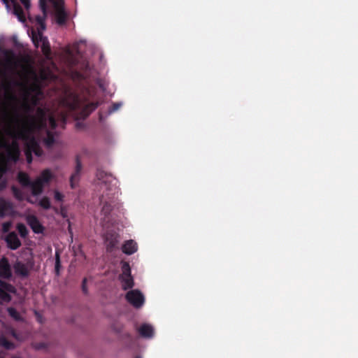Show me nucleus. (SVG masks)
<instances>
[{
	"label": "nucleus",
	"mask_w": 358,
	"mask_h": 358,
	"mask_svg": "<svg viewBox=\"0 0 358 358\" xmlns=\"http://www.w3.org/2000/svg\"><path fill=\"white\" fill-rule=\"evenodd\" d=\"M11 191L15 198L18 201L23 200V194L22 191L15 185L11 187Z\"/></svg>",
	"instance_id": "nucleus-30"
},
{
	"label": "nucleus",
	"mask_w": 358,
	"mask_h": 358,
	"mask_svg": "<svg viewBox=\"0 0 358 358\" xmlns=\"http://www.w3.org/2000/svg\"><path fill=\"white\" fill-rule=\"evenodd\" d=\"M26 148L38 157H41L43 155V150L40 147L38 142L34 138H32L26 143Z\"/></svg>",
	"instance_id": "nucleus-15"
},
{
	"label": "nucleus",
	"mask_w": 358,
	"mask_h": 358,
	"mask_svg": "<svg viewBox=\"0 0 358 358\" xmlns=\"http://www.w3.org/2000/svg\"><path fill=\"white\" fill-rule=\"evenodd\" d=\"M33 71L32 66L29 64H25L22 66L21 72H18V75L24 79H27L28 76Z\"/></svg>",
	"instance_id": "nucleus-24"
},
{
	"label": "nucleus",
	"mask_w": 358,
	"mask_h": 358,
	"mask_svg": "<svg viewBox=\"0 0 358 358\" xmlns=\"http://www.w3.org/2000/svg\"><path fill=\"white\" fill-rule=\"evenodd\" d=\"M120 106H121V104L119 103H113L112 107L110 108L109 112L113 113V112L116 111L120 107Z\"/></svg>",
	"instance_id": "nucleus-41"
},
{
	"label": "nucleus",
	"mask_w": 358,
	"mask_h": 358,
	"mask_svg": "<svg viewBox=\"0 0 358 358\" xmlns=\"http://www.w3.org/2000/svg\"><path fill=\"white\" fill-rule=\"evenodd\" d=\"M32 41L36 48L41 46V52L47 59H50L51 56V49L50 43L47 37L44 36L41 33L38 32V36H33Z\"/></svg>",
	"instance_id": "nucleus-5"
},
{
	"label": "nucleus",
	"mask_w": 358,
	"mask_h": 358,
	"mask_svg": "<svg viewBox=\"0 0 358 358\" xmlns=\"http://www.w3.org/2000/svg\"><path fill=\"white\" fill-rule=\"evenodd\" d=\"M13 268L17 275L25 278L29 274L27 265L22 262L17 261L13 265Z\"/></svg>",
	"instance_id": "nucleus-14"
},
{
	"label": "nucleus",
	"mask_w": 358,
	"mask_h": 358,
	"mask_svg": "<svg viewBox=\"0 0 358 358\" xmlns=\"http://www.w3.org/2000/svg\"><path fill=\"white\" fill-rule=\"evenodd\" d=\"M62 123H63V124H66V118H65V117H62Z\"/></svg>",
	"instance_id": "nucleus-44"
},
{
	"label": "nucleus",
	"mask_w": 358,
	"mask_h": 358,
	"mask_svg": "<svg viewBox=\"0 0 358 358\" xmlns=\"http://www.w3.org/2000/svg\"><path fill=\"white\" fill-rule=\"evenodd\" d=\"M13 358H20V357H13Z\"/></svg>",
	"instance_id": "nucleus-48"
},
{
	"label": "nucleus",
	"mask_w": 358,
	"mask_h": 358,
	"mask_svg": "<svg viewBox=\"0 0 358 358\" xmlns=\"http://www.w3.org/2000/svg\"><path fill=\"white\" fill-rule=\"evenodd\" d=\"M0 289H3L7 293H15V288L13 285L0 280Z\"/></svg>",
	"instance_id": "nucleus-26"
},
{
	"label": "nucleus",
	"mask_w": 358,
	"mask_h": 358,
	"mask_svg": "<svg viewBox=\"0 0 358 358\" xmlns=\"http://www.w3.org/2000/svg\"><path fill=\"white\" fill-rule=\"evenodd\" d=\"M82 290L85 294H87L88 292L87 287V278H83V280Z\"/></svg>",
	"instance_id": "nucleus-40"
},
{
	"label": "nucleus",
	"mask_w": 358,
	"mask_h": 358,
	"mask_svg": "<svg viewBox=\"0 0 358 358\" xmlns=\"http://www.w3.org/2000/svg\"><path fill=\"white\" fill-rule=\"evenodd\" d=\"M54 198L57 201H62L64 199V195L60 193L59 191L55 190L54 192Z\"/></svg>",
	"instance_id": "nucleus-37"
},
{
	"label": "nucleus",
	"mask_w": 358,
	"mask_h": 358,
	"mask_svg": "<svg viewBox=\"0 0 358 358\" xmlns=\"http://www.w3.org/2000/svg\"><path fill=\"white\" fill-rule=\"evenodd\" d=\"M10 1L12 2L13 4L17 3V0H10Z\"/></svg>",
	"instance_id": "nucleus-46"
},
{
	"label": "nucleus",
	"mask_w": 358,
	"mask_h": 358,
	"mask_svg": "<svg viewBox=\"0 0 358 358\" xmlns=\"http://www.w3.org/2000/svg\"><path fill=\"white\" fill-rule=\"evenodd\" d=\"M26 221L35 234H41L43 232L44 227L41 224L36 216L34 215H29L26 217Z\"/></svg>",
	"instance_id": "nucleus-10"
},
{
	"label": "nucleus",
	"mask_w": 358,
	"mask_h": 358,
	"mask_svg": "<svg viewBox=\"0 0 358 358\" xmlns=\"http://www.w3.org/2000/svg\"><path fill=\"white\" fill-rule=\"evenodd\" d=\"M13 5L14 14L17 17L20 22H24L26 18L22 6L18 3H14Z\"/></svg>",
	"instance_id": "nucleus-22"
},
{
	"label": "nucleus",
	"mask_w": 358,
	"mask_h": 358,
	"mask_svg": "<svg viewBox=\"0 0 358 358\" xmlns=\"http://www.w3.org/2000/svg\"><path fill=\"white\" fill-rule=\"evenodd\" d=\"M17 229L22 238H26L28 235V229L23 223H18L17 224Z\"/></svg>",
	"instance_id": "nucleus-28"
},
{
	"label": "nucleus",
	"mask_w": 358,
	"mask_h": 358,
	"mask_svg": "<svg viewBox=\"0 0 358 358\" xmlns=\"http://www.w3.org/2000/svg\"><path fill=\"white\" fill-rule=\"evenodd\" d=\"M25 155L28 164H31L32 162V152L25 148Z\"/></svg>",
	"instance_id": "nucleus-38"
},
{
	"label": "nucleus",
	"mask_w": 358,
	"mask_h": 358,
	"mask_svg": "<svg viewBox=\"0 0 358 358\" xmlns=\"http://www.w3.org/2000/svg\"><path fill=\"white\" fill-rule=\"evenodd\" d=\"M31 189V193L34 196H38L43 192L44 185L37 179L31 182L29 186Z\"/></svg>",
	"instance_id": "nucleus-19"
},
{
	"label": "nucleus",
	"mask_w": 358,
	"mask_h": 358,
	"mask_svg": "<svg viewBox=\"0 0 358 358\" xmlns=\"http://www.w3.org/2000/svg\"><path fill=\"white\" fill-rule=\"evenodd\" d=\"M135 358H141L140 357H136Z\"/></svg>",
	"instance_id": "nucleus-49"
},
{
	"label": "nucleus",
	"mask_w": 358,
	"mask_h": 358,
	"mask_svg": "<svg viewBox=\"0 0 358 358\" xmlns=\"http://www.w3.org/2000/svg\"><path fill=\"white\" fill-rule=\"evenodd\" d=\"M48 120L52 129H55L57 127V121L53 115L48 118L46 112L38 108L36 111V115L28 116L23 120L18 117L16 121L18 124L15 128H10L7 131V134L13 138L10 143L3 137L0 136V148L6 150V160L8 162H17L20 158V150L17 140H26L29 129L43 130L46 129Z\"/></svg>",
	"instance_id": "nucleus-1"
},
{
	"label": "nucleus",
	"mask_w": 358,
	"mask_h": 358,
	"mask_svg": "<svg viewBox=\"0 0 358 358\" xmlns=\"http://www.w3.org/2000/svg\"><path fill=\"white\" fill-rule=\"evenodd\" d=\"M11 299L12 297L9 293H7L5 290H3V289H0V303L10 302Z\"/></svg>",
	"instance_id": "nucleus-29"
},
{
	"label": "nucleus",
	"mask_w": 358,
	"mask_h": 358,
	"mask_svg": "<svg viewBox=\"0 0 358 358\" xmlns=\"http://www.w3.org/2000/svg\"><path fill=\"white\" fill-rule=\"evenodd\" d=\"M61 267L60 257L58 252H56L55 255V271L57 275H59V269Z\"/></svg>",
	"instance_id": "nucleus-34"
},
{
	"label": "nucleus",
	"mask_w": 358,
	"mask_h": 358,
	"mask_svg": "<svg viewBox=\"0 0 358 358\" xmlns=\"http://www.w3.org/2000/svg\"><path fill=\"white\" fill-rule=\"evenodd\" d=\"M11 225H12L11 222H3L1 226L2 231L4 233L8 232L10 230Z\"/></svg>",
	"instance_id": "nucleus-36"
},
{
	"label": "nucleus",
	"mask_w": 358,
	"mask_h": 358,
	"mask_svg": "<svg viewBox=\"0 0 358 358\" xmlns=\"http://www.w3.org/2000/svg\"><path fill=\"white\" fill-rule=\"evenodd\" d=\"M125 298L127 301L136 308H141L145 302V298L143 294L138 289L129 291Z\"/></svg>",
	"instance_id": "nucleus-6"
},
{
	"label": "nucleus",
	"mask_w": 358,
	"mask_h": 358,
	"mask_svg": "<svg viewBox=\"0 0 358 358\" xmlns=\"http://www.w3.org/2000/svg\"><path fill=\"white\" fill-rule=\"evenodd\" d=\"M45 17H46V15H45L44 14H43V17H41V16L36 17V20H37L38 23L39 24V25L41 26L42 29H45Z\"/></svg>",
	"instance_id": "nucleus-35"
},
{
	"label": "nucleus",
	"mask_w": 358,
	"mask_h": 358,
	"mask_svg": "<svg viewBox=\"0 0 358 358\" xmlns=\"http://www.w3.org/2000/svg\"><path fill=\"white\" fill-rule=\"evenodd\" d=\"M20 2L24 5L27 10L30 8V0H20Z\"/></svg>",
	"instance_id": "nucleus-42"
},
{
	"label": "nucleus",
	"mask_w": 358,
	"mask_h": 358,
	"mask_svg": "<svg viewBox=\"0 0 358 358\" xmlns=\"http://www.w3.org/2000/svg\"><path fill=\"white\" fill-rule=\"evenodd\" d=\"M76 168L74 173L71 175L70 178V185L72 189H74L76 186L77 182L79 180L80 173L82 170V164L78 156L76 157Z\"/></svg>",
	"instance_id": "nucleus-13"
},
{
	"label": "nucleus",
	"mask_w": 358,
	"mask_h": 358,
	"mask_svg": "<svg viewBox=\"0 0 358 358\" xmlns=\"http://www.w3.org/2000/svg\"><path fill=\"white\" fill-rule=\"evenodd\" d=\"M106 245L108 252H111L118 248V235L113 232H108L106 235Z\"/></svg>",
	"instance_id": "nucleus-9"
},
{
	"label": "nucleus",
	"mask_w": 358,
	"mask_h": 358,
	"mask_svg": "<svg viewBox=\"0 0 358 358\" xmlns=\"http://www.w3.org/2000/svg\"><path fill=\"white\" fill-rule=\"evenodd\" d=\"M53 178V175L51 173V171L48 169L43 170L40 176L36 178L39 180L43 185L48 184Z\"/></svg>",
	"instance_id": "nucleus-18"
},
{
	"label": "nucleus",
	"mask_w": 358,
	"mask_h": 358,
	"mask_svg": "<svg viewBox=\"0 0 358 358\" xmlns=\"http://www.w3.org/2000/svg\"><path fill=\"white\" fill-rule=\"evenodd\" d=\"M80 107H81L80 100H79L78 97H76L74 102L71 105V108H72V109L75 110V109L79 108Z\"/></svg>",
	"instance_id": "nucleus-39"
},
{
	"label": "nucleus",
	"mask_w": 358,
	"mask_h": 358,
	"mask_svg": "<svg viewBox=\"0 0 358 358\" xmlns=\"http://www.w3.org/2000/svg\"><path fill=\"white\" fill-rule=\"evenodd\" d=\"M39 205L45 210L50 209L51 208L50 199L47 196L43 197L39 201Z\"/></svg>",
	"instance_id": "nucleus-32"
},
{
	"label": "nucleus",
	"mask_w": 358,
	"mask_h": 358,
	"mask_svg": "<svg viewBox=\"0 0 358 358\" xmlns=\"http://www.w3.org/2000/svg\"><path fill=\"white\" fill-rule=\"evenodd\" d=\"M6 171V166L4 164H0V191H3L7 187L6 179L3 178V176Z\"/></svg>",
	"instance_id": "nucleus-21"
},
{
	"label": "nucleus",
	"mask_w": 358,
	"mask_h": 358,
	"mask_svg": "<svg viewBox=\"0 0 358 358\" xmlns=\"http://www.w3.org/2000/svg\"><path fill=\"white\" fill-rule=\"evenodd\" d=\"M99 106V102H90L85 104L82 110L84 117H87L92 111Z\"/></svg>",
	"instance_id": "nucleus-20"
},
{
	"label": "nucleus",
	"mask_w": 358,
	"mask_h": 358,
	"mask_svg": "<svg viewBox=\"0 0 358 358\" xmlns=\"http://www.w3.org/2000/svg\"><path fill=\"white\" fill-rule=\"evenodd\" d=\"M21 85L20 82L13 80V79H6L4 83V87L10 90L12 86H20Z\"/></svg>",
	"instance_id": "nucleus-31"
},
{
	"label": "nucleus",
	"mask_w": 358,
	"mask_h": 358,
	"mask_svg": "<svg viewBox=\"0 0 358 358\" xmlns=\"http://www.w3.org/2000/svg\"><path fill=\"white\" fill-rule=\"evenodd\" d=\"M138 332L142 337L151 338L153 336L154 330L150 324H143L138 329Z\"/></svg>",
	"instance_id": "nucleus-17"
},
{
	"label": "nucleus",
	"mask_w": 358,
	"mask_h": 358,
	"mask_svg": "<svg viewBox=\"0 0 358 358\" xmlns=\"http://www.w3.org/2000/svg\"><path fill=\"white\" fill-rule=\"evenodd\" d=\"M0 358H3V357H0Z\"/></svg>",
	"instance_id": "nucleus-50"
},
{
	"label": "nucleus",
	"mask_w": 358,
	"mask_h": 358,
	"mask_svg": "<svg viewBox=\"0 0 358 358\" xmlns=\"http://www.w3.org/2000/svg\"><path fill=\"white\" fill-rule=\"evenodd\" d=\"M17 180L24 187H29L31 185V180L27 173L24 172H19L17 174Z\"/></svg>",
	"instance_id": "nucleus-23"
},
{
	"label": "nucleus",
	"mask_w": 358,
	"mask_h": 358,
	"mask_svg": "<svg viewBox=\"0 0 358 358\" xmlns=\"http://www.w3.org/2000/svg\"><path fill=\"white\" fill-rule=\"evenodd\" d=\"M13 203L3 197H0V218L11 215L13 213Z\"/></svg>",
	"instance_id": "nucleus-8"
},
{
	"label": "nucleus",
	"mask_w": 358,
	"mask_h": 358,
	"mask_svg": "<svg viewBox=\"0 0 358 358\" xmlns=\"http://www.w3.org/2000/svg\"><path fill=\"white\" fill-rule=\"evenodd\" d=\"M0 75L1 76H6V73L5 71H3L1 68H0Z\"/></svg>",
	"instance_id": "nucleus-43"
},
{
	"label": "nucleus",
	"mask_w": 358,
	"mask_h": 358,
	"mask_svg": "<svg viewBox=\"0 0 358 358\" xmlns=\"http://www.w3.org/2000/svg\"><path fill=\"white\" fill-rule=\"evenodd\" d=\"M138 246L136 243L133 240L125 241L122 247V250L124 254L132 255L137 251Z\"/></svg>",
	"instance_id": "nucleus-16"
},
{
	"label": "nucleus",
	"mask_w": 358,
	"mask_h": 358,
	"mask_svg": "<svg viewBox=\"0 0 358 358\" xmlns=\"http://www.w3.org/2000/svg\"><path fill=\"white\" fill-rule=\"evenodd\" d=\"M48 2H50L53 4L55 9V18L57 23L59 25L65 24L67 20V15L64 9L63 3L57 0H39L40 8L45 15H47Z\"/></svg>",
	"instance_id": "nucleus-3"
},
{
	"label": "nucleus",
	"mask_w": 358,
	"mask_h": 358,
	"mask_svg": "<svg viewBox=\"0 0 358 358\" xmlns=\"http://www.w3.org/2000/svg\"><path fill=\"white\" fill-rule=\"evenodd\" d=\"M7 312H8L9 316H10L15 321H21L22 320V317H21L20 314L15 308H13V307L8 308Z\"/></svg>",
	"instance_id": "nucleus-27"
},
{
	"label": "nucleus",
	"mask_w": 358,
	"mask_h": 358,
	"mask_svg": "<svg viewBox=\"0 0 358 358\" xmlns=\"http://www.w3.org/2000/svg\"><path fill=\"white\" fill-rule=\"evenodd\" d=\"M96 177L99 180L103 181L108 192L106 195H102L100 198V202L103 204L102 212L105 215H108L113 209L111 199L117 196L119 194L117 181L110 174H108L102 170L97 171Z\"/></svg>",
	"instance_id": "nucleus-2"
},
{
	"label": "nucleus",
	"mask_w": 358,
	"mask_h": 358,
	"mask_svg": "<svg viewBox=\"0 0 358 358\" xmlns=\"http://www.w3.org/2000/svg\"><path fill=\"white\" fill-rule=\"evenodd\" d=\"M3 2L6 4H8V0H2Z\"/></svg>",
	"instance_id": "nucleus-47"
},
{
	"label": "nucleus",
	"mask_w": 358,
	"mask_h": 358,
	"mask_svg": "<svg viewBox=\"0 0 358 358\" xmlns=\"http://www.w3.org/2000/svg\"><path fill=\"white\" fill-rule=\"evenodd\" d=\"M12 276V272L8 260L3 257L0 260V277L3 279H9Z\"/></svg>",
	"instance_id": "nucleus-12"
},
{
	"label": "nucleus",
	"mask_w": 358,
	"mask_h": 358,
	"mask_svg": "<svg viewBox=\"0 0 358 358\" xmlns=\"http://www.w3.org/2000/svg\"><path fill=\"white\" fill-rule=\"evenodd\" d=\"M5 241L7 243L8 248L13 250H17L22 245L17 234L14 231L10 232L6 236Z\"/></svg>",
	"instance_id": "nucleus-11"
},
{
	"label": "nucleus",
	"mask_w": 358,
	"mask_h": 358,
	"mask_svg": "<svg viewBox=\"0 0 358 358\" xmlns=\"http://www.w3.org/2000/svg\"><path fill=\"white\" fill-rule=\"evenodd\" d=\"M3 55L5 57L3 63L5 69L13 72L15 71L17 66V60L14 51L13 50H5Z\"/></svg>",
	"instance_id": "nucleus-7"
},
{
	"label": "nucleus",
	"mask_w": 358,
	"mask_h": 358,
	"mask_svg": "<svg viewBox=\"0 0 358 358\" xmlns=\"http://www.w3.org/2000/svg\"><path fill=\"white\" fill-rule=\"evenodd\" d=\"M12 335H13V337L17 338V334H16V333L15 331H13L12 333Z\"/></svg>",
	"instance_id": "nucleus-45"
},
{
	"label": "nucleus",
	"mask_w": 358,
	"mask_h": 358,
	"mask_svg": "<svg viewBox=\"0 0 358 358\" xmlns=\"http://www.w3.org/2000/svg\"><path fill=\"white\" fill-rule=\"evenodd\" d=\"M1 346L4 347L7 350H11L15 348V345L11 341H8L6 338L1 337Z\"/></svg>",
	"instance_id": "nucleus-33"
},
{
	"label": "nucleus",
	"mask_w": 358,
	"mask_h": 358,
	"mask_svg": "<svg viewBox=\"0 0 358 358\" xmlns=\"http://www.w3.org/2000/svg\"><path fill=\"white\" fill-rule=\"evenodd\" d=\"M122 273L120 275V280L121 281L122 289L127 290L132 288L134 282L131 274V268L129 263L124 262L122 264Z\"/></svg>",
	"instance_id": "nucleus-4"
},
{
	"label": "nucleus",
	"mask_w": 358,
	"mask_h": 358,
	"mask_svg": "<svg viewBox=\"0 0 358 358\" xmlns=\"http://www.w3.org/2000/svg\"><path fill=\"white\" fill-rule=\"evenodd\" d=\"M44 143L47 148H50L55 143V136L52 131H47V136L44 138Z\"/></svg>",
	"instance_id": "nucleus-25"
}]
</instances>
